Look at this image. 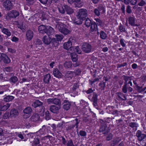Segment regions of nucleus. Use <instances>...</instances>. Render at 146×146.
I'll use <instances>...</instances> for the list:
<instances>
[{
	"label": "nucleus",
	"mask_w": 146,
	"mask_h": 146,
	"mask_svg": "<svg viewBox=\"0 0 146 146\" xmlns=\"http://www.w3.org/2000/svg\"><path fill=\"white\" fill-rule=\"evenodd\" d=\"M34 42L36 45H40L42 44V41L40 40L39 39L37 38L35 40Z\"/></svg>",
	"instance_id": "57"
},
{
	"label": "nucleus",
	"mask_w": 146,
	"mask_h": 146,
	"mask_svg": "<svg viewBox=\"0 0 146 146\" xmlns=\"http://www.w3.org/2000/svg\"><path fill=\"white\" fill-rule=\"evenodd\" d=\"M122 90L124 93H126L127 92H132L133 90V89L129 86V84H124L122 87Z\"/></svg>",
	"instance_id": "10"
},
{
	"label": "nucleus",
	"mask_w": 146,
	"mask_h": 146,
	"mask_svg": "<svg viewBox=\"0 0 146 146\" xmlns=\"http://www.w3.org/2000/svg\"><path fill=\"white\" fill-rule=\"evenodd\" d=\"M126 12L128 14H130L132 12L131 7L128 5L126 8Z\"/></svg>",
	"instance_id": "50"
},
{
	"label": "nucleus",
	"mask_w": 146,
	"mask_h": 146,
	"mask_svg": "<svg viewBox=\"0 0 146 146\" xmlns=\"http://www.w3.org/2000/svg\"><path fill=\"white\" fill-rule=\"evenodd\" d=\"M63 48L65 49L68 50V52L69 51L71 52L74 50V49L73 46H72V42L70 40L64 43Z\"/></svg>",
	"instance_id": "7"
},
{
	"label": "nucleus",
	"mask_w": 146,
	"mask_h": 146,
	"mask_svg": "<svg viewBox=\"0 0 146 146\" xmlns=\"http://www.w3.org/2000/svg\"><path fill=\"white\" fill-rule=\"evenodd\" d=\"M83 20H84V19L82 18H80V17H77V18L75 20V23L76 25H80L82 23Z\"/></svg>",
	"instance_id": "44"
},
{
	"label": "nucleus",
	"mask_w": 146,
	"mask_h": 146,
	"mask_svg": "<svg viewBox=\"0 0 146 146\" xmlns=\"http://www.w3.org/2000/svg\"><path fill=\"white\" fill-rule=\"evenodd\" d=\"M1 60L5 63L9 64L11 62V60L9 58L5 53H1Z\"/></svg>",
	"instance_id": "15"
},
{
	"label": "nucleus",
	"mask_w": 146,
	"mask_h": 146,
	"mask_svg": "<svg viewBox=\"0 0 146 146\" xmlns=\"http://www.w3.org/2000/svg\"><path fill=\"white\" fill-rule=\"evenodd\" d=\"M129 23L131 26H138L137 24H135V18L134 17L130 16L128 18Z\"/></svg>",
	"instance_id": "28"
},
{
	"label": "nucleus",
	"mask_w": 146,
	"mask_h": 146,
	"mask_svg": "<svg viewBox=\"0 0 146 146\" xmlns=\"http://www.w3.org/2000/svg\"><path fill=\"white\" fill-rule=\"evenodd\" d=\"M51 117L50 113L48 111H46L45 112V118L47 120H48L50 119Z\"/></svg>",
	"instance_id": "52"
},
{
	"label": "nucleus",
	"mask_w": 146,
	"mask_h": 146,
	"mask_svg": "<svg viewBox=\"0 0 146 146\" xmlns=\"http://www.w3.org/2000/svg\"><path fill=\"white\" fill-rule=\"evenodd\" d=\"M97 97L98 95L96 93H94L92 98L93 102H98Z\"/></svg>",
	"instance_id": "56"
},
{
	"label": "nucleus",
	"mask_w": 146,
	"mask_h": 146,
	"mask_svg": "<svg viewBox=\"0 0 146 146\" xmlns=\"http://www.w3.org/2000/svg\"><path fill=\"white\" fill-rule=\"evenodd\" d=\"M136 136L137 140L139 141H142L146 138V134L142 133L140 130H138L136 133Z\"/></svg>",
	"instance_id": "9"
},
{
	"label": "nucleus",
	"mask_w": 146,
	"mask_h": 146,
	"mask_svg": "<svg viewBox=\"0 0 146 146\" xmlns=\"http://www.w3.org/2000/svg\"><path fill=\"white\" fill-rule=\"evenodd\" d=\"M127 65L126 62H124L122 64H117V68H120L121 67H124L125 66Z\"/></svg>",
	"instance_id": "63"
},
{
	"label": "nucleus",
	"mask_w": 146,
	"mask_h": 146,
	"mask_svg": "<svg viewBox=\"0 0 146 146\" xmlns=\"http://www.w3.org/2000/svg\"><path fill=\"white\" fill-rule=\"evenodd\" d=\"M3 5L6 10L8 11L12 9L13 6V3L7 0L3 2Z\"/></svg>",
	"instance_id": "6"
},
{
	"label": "nucleus",
	"mask_w": 146,
	"mask_h": 146,
	"mask_svg": "<svg viewBox=\"0 0 146 146\" xmlns=\"http://www.w3.org/2000/svg\"><path fill=\"white\" fill-rule=\"evenodd\" d=\"M85 25L87 27L90 26L91 25V20L88 18H87L86 20Z\"/></svg>",
	"instance_id": "49"
},
{
	"label": "nucleus",
	"mask_w": 146,
	"mask_h": 146,
	"mask_svg": "<svg viewBox=\"0 0 146 146\" xmlns=\"http://www.w3.org/2000/svg\"><path fill=\"white\" fill-rule=\"evenodd\" d=\"M80 122V121H78V119L77 118H76L73 121V122L74 123H72V122H68V124L67 127L66 128V130L67 131H70L72 130L74 127L76 126V128L78 127V124Z\"/></svg>",
	"instance_id": "4"
},
{
	"label": "nucleus",
	"mask_w": 146,
	"mask_h": 146,
	"mask_svg": "<svg viewBox=\"0 0 146 146\" xmlns=\"http://www.w3.org/2000/svg\"><path fill=\"white\" fill-rule=\"evenodd\" d=\"M114 107L113 106H108L107 108V112L111 114L113 110V109Z\"/></svg>",
	"instance_id": "47"
},
{
	"label": "nucleus",
	"mask_w": 146,
	"mask_h": 146,
	"mask_svg": "<svg viewBox=\"0 0 146 146\" xmlns=\"http://www.w3.org/2000/svg\"><path fill=\"white\" fill-rule=\"evenodd\" d=\"M79 86L78 83L74 84L72 88L73 92H74L75 94H77V92L76 91V90L79 88Z\"/></svg>",
	"instance_id": "41"
},
{
	"label": "nucleus",
	"mask_w": 146,
	"mask_h": 146,
	"mask_svg": "<svg viewBox=\"0 0 146 146\" xmlns=\"http://www.w3.org/2000/svg\"><path fill=\"white\" fill-rule=\"evenodd\" d=\"M32 111V110L30 107L25 108L23 110V116H26L28 117H29Z\"/></svg>",
	"instance_id": "14"
},
{
	"label": "nucleus",
	"mask_w": 146,
	"mask_h": 146,
	"mask_svg": "<svg viewBox=\"0 0 146 146\" xmlns=\"http://www.w3.org/2000/svg\"><path fill=\"white\" fill-rule=\"evenodd\" d=\"M40 2L43 4H46L48 2L50 3L51 2V0H39Z\"/></svg>",
	"instance_id": "51"
},
{
	"label": "nucleus",
	"mask_w": 146,
	"mask_h": 146,
	"mask_svg": "<svg viewBox=\"0 0 146 146\" xmlns=\"http://www.w3.org/2000/svg\"><path fill=\"white\" fill-rule=\"evenodd\" d=\"M58 10L59 12L61 14H63L65 13V10L64 8L63 7H61L58 8Z\"/></svg>",
	"instance_id": "53"
},
{
	"label": "nucleus",
	"mask_w": 146,
	"mask_h": 146,
	"mask_svg": "<svg viewBox=\"0 0 146 146\" xmlns=\"http://www.w3.org/2000/svg\"><path fill=\"white\" fill-rule=\"evenodd\" d=\"M40 117L38 114L36 113H34L30 118V120L33 122H37L40 120Z\"/></svg>",
	"instance_id": "19"
},
{
	"label": "nucleus",
	"mask_w": 146,
	"mask_h": 146,
	"mask_svg": "<svg viewBox=\"0 0 146 146\" xmlns=\"http://www.w3.org/2000/svg\"><path fill=\"white\" fill-rule=\"evenodd\" d=\"M100 37L101 39H105L107 38L108 36L104 31H101L100 33Z\"/></svg>",
	"instance_id": "42"
},
{
	"label": "nucleus",
	"mask_w": 146,
	"mask_h": 146,
	"mask_svg": "<svg viewBox=\"0 0 146 146\" xmlns=\"http://www.w3.org/2000/svg\"><path fill=\"white\" fill-rule=\"evenodd\" d=\"M73 50L72 51H69V53H71V56L72 61L74 62H76L78 59V55L75 53H72Z\"/></svg>",
	"instance_id": "32"
},
{
	"label": "nucleus",
	"mask_w": 146,
	"mask_h": 146,
	"mask_svg": "<svg viewBox=\"0 0 146 146\" xmlns=\"http://www.w3.org/2000/svg\"><path fill=\"white\" fill-rule=\"evenodd\" d=\"M56 106L54 105H52L50 107V110L52 112L54 113H57L59 110L60 109L61 105H57Z\"/></svg>",
	"instance_id": "16"
},
{
	"label": "nucleus",
	"mask_w": 146,
	"mask_h": 146,
	"mask_svg": "<svg viewBox=\"0 0 146 146\" xmlns=\"http://www.w3.org/2000/svg\"><path fill=\"white\" fill-rule=\"evenodd\" d=\"M137 1H140L138 5L140 6H143L146 4L145 2L143 0H123L124 3L127 5L130 4L132 5H134Z\"/></svg>",
	"instance_id": "2"
},
{
	"label": "nucleus",
	"mask_w": 146,
	"mask_h": 146,
	"mask_svg": "<svg viewBox=\"0 0 146 146\" xmlns=\"http://www.w3.org/2000/svg\"><path fill=\"white\" fill-rule=\"evenodd\" d=\"M51 76L49 74L45 75L44 76L43 79V81L45 83L48 84L50 80L51 79Z\"/></svg>",
	"instance_id": "31"
},
{
	"label": "nucleus",
	"mask_w": 146,
	"mask_h": 146,
	"mask_svg": "<svg viewBox=\"0 0 146 146\" xmlns=\"http://www.w3.org/2000/svg\"><path fill=\"white\" fill-rule=\"evenodd\" d=\"M122 77H123V79L124 81V84H129L130 86H132L133 84L131 81L132 80V78L131 77L123 75Z\"/></svg>",
	"instance_id": "11"
},
{
	"label": "nucleus",
	"mask_w": 146,
	"mask_h": 146,
	"mask_svg": "<svg viewBox=\"0 0 146 146\" xmlns=\"http://www.w3.org/2000/svg\"><path fill=\"white\" fill-rule=\"evenodd\" d=\"M68 2L71 4H74L76 7H80L83 5L81 0H68Z\"/></svg>",
	"instance_id": "12"
},
{
	"label": "nucleus",
	"mask_w": 146,
	"mask_h": 146,
	"mask_svg": "<svg viewBox=\"0 0 146 146\" xmlns=\"http://www.w3.org/2000/svg\"><path fill=\"white\" fill-rule=\"evenodd\" d=\"M66 145V146H74L72 140L71 139L68 141Z\"/></svg>",
	"instance_id": "54"
},
{
	"label": "nucleus",
	"mask_w": 146,
	"mask_h": 146,
	"mask_svg": "<svg viewBox=\"0 0 146 146\" xmlns=\"http://www.w3.org/2000/svg\"><path fill=\"white\" fill-rule=\"evenodd\" d=\"M113 137V135L111 133L109 134L106 137V139L108 141L111 140Z\"/></svg>",
	"instance_id": "61"
},
{
	"label": "nucleus",
	"mask_w": 146,
	"mask_h": 146,
	"mask_svg": "<svg viewBox=\"0 0 146 146\" xmlns=\"http://www.w3.org/2000/svg\"><path fill=\"white\" fill-rule=\"evenodd\" d=\"M43 42L45 44L48 45L51 42L53 43L55 46H57L58 44V42H53L56 41V39L53 38L52 39L49 36H44L42 38Z\"/></svg>",
	"instance_id": "3"
},
{
	"label": "nucleus",
	"mask_w": 146,
	"mask_h": 146,
	"mask_svg": "<svg viewBox=\"0 0 146 146\" xmlns=\"http://www.w3.org/2000/svg\"><path fill=\"white\" fill-rule=\"evenodd\" d=\"M43 104V102L38 100H36L32 104V106L35 108L38 107L42 106Z\"/></svg>",
	"instance_id": "27"
},
{
	"label": "nucleus",
	"mask_w": 146,
	"mask_h": 146,
	"mask_svg": "<svg viewBox=\"0 0 146 146\" xmlns=\"http://www.w3.org/2000/svg\"><path fill=\"white\" fill-rule=\"evenodd\" d=\"M47 102L48 104H54L56 105H61L60 100L58 98H48L47 99Z\"/></svg>",
	"instance_id": "8"
},
{
	"label": "nucleus",
	"mask_w": 146,
	"mask_h": 146,
	"mask_svg": "<svg viewBox=\"0 0 146 146\" xmlns=\"http://www.w3.org/2000/svg\"><path fill=\"white\" fill-rule=\"evenodd\" d=\"M63 108L66 110H68L70 108L71 104L67 100H65L64 101Z\"/></svg>",
	"instance_id": "29"
},
{
	"label": "nucleus",
	"mask_w": 146,
	"mask_h": 146,
	"mask_svg": "<svg viewBox=\"0 0 146 146\" xmlns=\"http://www.w3.org/2000/svg\"><path fill=\"white\" fill-rule=\"evenodd\" d=\"M56 27L60 32L66 35L70 34V31L64 27V24L60 22H58L56 25Z\"/></svg>",
	"instance_id": "1"
},
{
	"label": "nucleus",
	"mask_w": 146,
	"mask_h": 146,
	"mask_svg": "<svg viewBox=\"0 0 146 146\" xmlns=\"http://www.w3.org/2000/svg\"><path fill=\"white\" fill-rule=\"evenodd\" d=\"M87 15V11L84 9H79L77 15V17L82 18L84 19H85Z\"/></svg>",
	"instance_id": "5"
},
{
	"label": "nucleus",
	"mask_w": 146,
	"mask_h": 146,
	"mask_svg": "<svg viewBox=\"0 0 146 146\" xmlns=\"http://www.w3.org/2000/svg\"><path fill=\"white\" fill-rule=\"evenodd\" d=\"M98 9L99 11H102V13H104L105 12V10L103 6L102 5L99 6L98 8Z\"/></svg>",
	"instance_id": "59"
},
{
	"label": "nucleus",
	"mask_w": 146,
	"mask_h": 146,
	"mask_svg": "<svg viewBox=\"0 0 146 146\" xmlns=\"http://www.w3.org/2000/svg\"><path fill=\"white\" fill-rule=\"evenodd\" d=\"M117 95V99L119 100L124 101L127 100L125 94L122 92H118L116 93Z\"/></svg>",
	"instance_id": "17"
},
{
	"label": "nucleus",
	"mask_w": 146,
	"mask_h": 146,
	"mask_svg": "<svg viewBox=\"0 0 146 146\" xmlns=\"http://www.w3.org/2000/svg\"><path fill=\"white\" fill-rule=\"evenodd\" d=\"M119 111L117 110H113L111 114L115 116H117L119 114Z\"/></svg>",
	"instance_id": "58"
},
{
	"label": "nucleus",
	"mask_w": 146,
	"mask_h": 146,
	"mask_svg": "<svg viewBox=\"0 0 146 146\" xmlns=\"http://www.w3.org/2000/svg\"><path fill=\"white\" fill-rule=\"evenodd\" d=\"M121 140V139L119 137H116L110 142L111 146H115Z\"/></svg>",
	"instance_id": "20"
},
{
	"label": "nucleus",
	"mask_w": 146,
	"mask_h": 146,
	"mask_svg": "<svg viewBox=\"0 0 146 146\" xmlns=\"http://www.w3.org/2000/svg\"><path fill=\"white\" fill-rule=\"evenodd\" d=\"M19 114L18 110L14 108L11 109L10 113V115L11 117H15L17 116Z\"/></svg>",
	"instance_id": "26"
},
{
	"label": "nucleus",
	"mask_w": 146,
	"mask_h": 146,
	"mask_svg": "<svg viewBox=\"0 0 146 146\" xmlns=\"http://www.w3.org/2000/svg\"><path fill=\"white\" fill-rule=\"evenodd\" d=\"M100 89L101 90H104L106 87V82H101L99 84Z\"/></svg>",
	"instance_id": "46"
},
{
	"label": "nucleus",
	"mask_w": 146,
	"mask_h": 146,
	"mask_svg": "<svg viewBox=\"0 0 146 146\" xmlns=\"http://www.w3.org/2000/svg\"><path fill=\"white\" fill-rule=\"evenodd\" d=\"M128 125L131 128L135 129V130H137V128L138 126V123L135 122H130L129 123Z\"/></svg>",
	"instance_id": "37"
},
{
	"label": "nucleus",
	"mask_w": 146,
	"mask_h": 146,
	"mask_svg": "<svg viewBox=\"0 0 146 146\" xmlns=\"http://www.w3.org/2000/svg\"><path fill=\"white\" fill-rule=\"evenodd\" d=\"M14 98V97L12 96L8 95L4 98V100L6 102H9L11 101Z\"/></svg>",
	"instance_id": "39"
},
{
	"label": "nucleus",
	"mask_w": 146,
	"mask_h": 146,
	"mask_svg": "<svg viewBox=\"0 0 146 146\" xmlns=\"http://www.w3.org/2000/svg\"><path fill=\"white\" fill-rule=\"evenodd\" d=\"M19 15L18 11L15 10H12L8 13V16L11 18H16Z\"/></svg>",
	"instance_id": "22"
},
{
	"label": "nucleus",
	"mask_w": 146,
	"mask_h": 146,
	"mask_svg": "<svg viewBox=\"0 0 146 146\" xmlns=\"http://www.w3.org/2000/svg\"><path fill=\"white\" fill-rule=\"evenodd\" d=\"M13 70V68L10 66H8L5 68H4L3 70L5 72H9L12 71Z\"/></svg>",
	"instance_id": "48"
},
{
	"label": "nucleus",
	"mask_w": 146,
	"mask_h": 146,
	"mask_svg": "<svg viewBox=\"0 0 146 146\" xmlns=\"http://www.w3.org/2000/svg\"><path fill=\"white\" fill-rule=\"evenodd\" d=\"M119 42L121 45L122 47H124L126 45L124 43L125 41L123 38H121Z\"/></svg>",
	"instance_id": "62"
},
{
	"label": "nucleus",
	"mask_w": 146,
	"mask_h": 146,
	"mask_svg": "<svg viewBox=\"0 0 146 146\" xmlns=\"http://www.w3.org/2000/svg\"><path fill=\"white\" fill-rule=\"evenodd\" d=\"M53 74L54 76L57 78H61L62 76V74L59 71L58 69L57 68H54L53 70Z\"/></svg>",
	"instance_id": "21"
},
{
	"label": "nucleus",
	"mask_w": 146,
	"mask_h": 146,
	"mask_svg": "<svg viewBox=\"0 0 146 146\" xmlns=\"http://www.w3.org/2000/svg\"><path fill=\"white\" fill-rule=\"evenodd\" d=\"M119 29L121 32H125L126 31L125 28L121 23L119 24Z\"/></svg>",
	"instance_id": "45"
},
{
	"label": "nucleus",
	"mask_w": 146,
	"mask_h": 146,
	"mask_svg": "<svg viewBox=\"0 0 146 146\" xmlns=\"http://www.w3.org/2000/svg\"><path fill=\"white\" fill-rule=\"evenodd\" d=\"M73 76V72L71 71H68L65 74V77L68 80H70L72 78Z\"/></svg>",
	"instance_id": "33"
},
{
	"label": "nucleus",
	"mask_w": 146,
	"mask_h": 146,
	"mask_svg": "<svg viewBox=\"0 0 146 146\" xmlns=\"http://www.w3.org/2000/svg\"><path fill=\"white\" fill-rule=\"evenodd\" d=\"M10 104L7 103L6 104L3 105L1 104H0V111H5L9 107Z\"/></svg>",
	"instance_id": "30"
},
{
	"label": "nucleus",
	"mask_w": 146,
	"mask_h": 146,
	"mask_svg": "<svg viewBox=\"0 0 146 146\" xmlns=\"http://www.w3.org/2000/svg\"><path fill=\"white\" fill-rule=\"evenodd\" d=\"M2 32L5 35H7V37L11 35V33L9 30L3 27L1 29Z\"/></svg>",
	"instance_id": "34"
},
{
	"label": "nucleus",
	"mask_w": 146,
	"mask_h": 146,
	"mask_svg": "<svg viewBox=\"0 0 146 146\" xmlns=\"http://www.w3.org/2000/svg\"><path fill=\"white\" fill-rule=\"evenodd\" d=\"M32 146H42L40 144V140L38 138H35L34 139L32 143Z\"/></svg>",
	"instance_id": "35"
},
{
	"label": "nucleus",
	"mask_w": 146,
	"mask_h": 146,
	"mask_svg": "<svg viewBox=\"0 0 146 146\" xmlns=\"http://www.w3.org/2000/svg\"><path fill=\"white\" fill-rule=\"evenodd\" d=\"M55 36L57 41H60L63 38V36L62 35H56Z\"/></svg>",
	"instance_id": "55"
},
{
	"label": "nucleus",
	"mask_w": 146,
	"mask_h": 146,
	"mask_svg": "<svg viewBox=\"0 0 146 146\" xmlns=\"http://www.w3.org/2000/svg\"><path fill=\"white\" fill-rule=\"evenodd\" d=\"M110 130L105 124L101 126L99 130L100 132H103L104 134H106L110 132Z\"/></svg>",
	"instance_id": "18"
},
{
	"label": "nucleus",
	"mask_w": 146,
	"mask_h": 146,
	"mask_svg": "<svg viewBox=\"0 0 146 146\" xmlns=\"http://www.w3.org/2000/svg\"><path fill=\"white\" fill-rule=\"evenodd\" d=\"M17 26L18 28L21 29L23 31H25L26 29V26L22 23L18 24L17 25Z\"/></svg>",
	"instance_id": "40"
},
{
	"label": "nucleus",
	"mask_w": 146,
	"mask_h": 146,
	"mask_svg": "<svg viewBox=\"0 0 146 146\" xmlns=\"http://www.w3.org/2000/svg\"><path fill=\"white\" fill-rule=\"evenodd\" d=\"M75 51L77 52L78 54H81V51L79 46H77L75 48Z\"/></svg>",
	"instance_id": "64"
},
{
	"label": "nucleus",
	"mask_w": 146,
	"mask_h": 146,
	"mask_svg": "<svg viewBox=\"0 0 146 146\" xmlns=\"http://www.w3.org/2000/svg\"><path fill=\"white\" fill-rule=\"evenodd\" d=\"M54 33L53 29L51 27L47 26L45 31V33H46L48 36L52 35Z\"/></svg>",
	"instance_id": "24"
},
{
	"label": "nucleus",
	"mask_w": 146,
	"mask_h": 146,
	"mask_svg": "<svg viewBox=\"0 0 146 146\" xmlns=\"http://www.w3.org/2000/svg\"><path fill=\"white\" fill-rule=\"evenodd\" d=\"M46 27V26L43 25H40L38 27V31L40 33L44 34Z\"/></svg>",
	"instance_id": "36"
},
{
	"label": "nucleus",
	"mask_w": 146,
	"mask_h": 146,
	"mask_svg": "<svg viewBox=\"0 0 146 146\" xmlns=\"http://www.w3.org/2000/svg\"><path fill=\"white\" fill-rule=\"evenodd\" d=\"M91 46L87 43H84L82 46V49L86 53H89L91 50Z\"/></svg>",
	"instance_id": "13"
},
{
	"label": "nucleus",
	"mask_w": 146,
	"mask_h": 146,
	"mask_svg": "<svg viewBox=\"0 0 146 146\" xmlns=\"http://www.w3.org/2000/svg\"><path fill=\"white\" fill-rule=\"evenodd\" d=\"M18 79L16 76H14L11 77L9 79V81L11 82L14 84L15 83L18 81Z\"/></svg>",
	"instance_id": "43"
},
{
	"label": "nucleus",
	"mask_w": 146,
	"mask_h": 146,
	"mask_svg": "<svg viewBox=\"0 0 146 146\" xmlns=\"http://www.w3.org/2000/svg\"><path fill=\"white\" fill-rule=\"evenodd\" d=\"M11 116L10 114L8 112H6L3 116V118L4 119H7Z\"/></svg>",
	"instance_id": "60"
},
{
	"label": "nucleus",
	"mask_w": 146,
	"mask_h": 146,
	"mask_svg": "<svg viewBox=\"0 0 146 146\" xmlns=\"http://www.w3.org/2000/svg\"><path fill=\"white\" fill-rule=\"evenodd\" d=\"M64 67L66 69L71 68L72 67V63L71 61L65 62L64 64Z\"/></svg>",
	"instance_id": "38"
},
{
	"label": "nucleus",
	"mask_w": 146,
	"mask_h": 146,
	"mask_svg": "<svg viewBox=\"0 0 146 146\" xmlns=\"http://www.w3.org/2000/svg\"><path fill=\"white\" fill-rule=\"evenodd\" d=\"M63 7L67 14L70 15L73 13L74 12L73 9L68 6L64 5Z\"/></svg>",
	"instance_id": "25"
},
{
	"label": "nucleus",
	"mask_w": 146,
	"mask_h": 146,
	"mask_svg": "<svg viewBox=\"0 0 146 146\" xmlns=\"http://www.w3.org/2000/svg\"><path fill=\"white\" fill-rule=\"evenodd\" d=\"M27 40L28 41H30L33 38V33L31 30L27 31L26 34Z\"/></svg>",
	"instance_id": "23"
}]
</instances>
